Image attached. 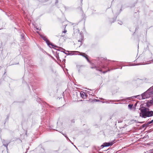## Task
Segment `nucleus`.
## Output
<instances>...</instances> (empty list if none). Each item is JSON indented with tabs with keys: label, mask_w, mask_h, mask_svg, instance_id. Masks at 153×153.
I'll use <instances>...</instances> for the list:
<instances>
[{
	"label": "nucleus",
	"mask_w": 153,
	"mask_h": 153,
	"mask_svg": "<svg viewBox=\"0 0 153 153\" xmlns=\"http://www.w3.org/2000/svg\"><path fill=\"white\" fill-rule=\"evenodd\" d=\"M140 111V116L142 117L145 118L146 117H150L153 114V111H149V109L145 107H141L139 109Z\"/></svg>",
	"instance_id": "1"
},
{
	"label": "nucleus",
	"mask_w": 153,
	"mask_h": 153,
	"mask_svg": "<svg viewBox=\"0 0 153 153\" xmlns=\"http://www.w3.org/2000/svg\"><path fill=\"white\" fill-rule=\"evenodd\" d=\"M146 97V98L151 97L152 100H148L147 102V105L150 106L153 104V87H150L146 92L144 93V94Z\"/></svg>",
	"instance_id": "2"
},
{
	"label": "nucleus",
	"mask_w": 153,
	"mask_h": 153,
	"mask_svg": "<svg viewBox=\"0 0 153 153\" xmlns=\"http://www.w3.org/2000/svg\"><path fill=\"white\" fill-rule=\"evenodd\" d=\"M40 36L46 42L47 45L50 47H51L50 45H51L52 46V48H54V47H57L56 46L53 45L52 43H50V41L47 39L46 36H45L42 35H40Z\"/></svg>",
	"instance_id": "3"
},
{
	"label": "nucleus",
	"mask_w": 153,
	"mask_h": 153,
	"mask_svg": "<svg viewBox=\"0 0 153 153\" xmlns=\"http://www.w3.org/2000/svg\"><path fill=\"white\" fill-rule=\"evenodd\" d=\"M144 93L142 94L141 95H139L136 96H133L131 97H127L126 98V99H129L130 98L134 99V98H137L139 99L140 100L144 99H146V97L145 95H143Z\"/></svg>",
	"instance_id": "4"
},
{
	"label": "nucleus",
	"mask_w": 153,
	"mask_h": 153,
	"mask_svg": "<svg viewBox=\"0 0 153 153\" xmlns=\"http://www.w3.org/2000/svg\"><path fill=\"white\" fill-rule=\"evenodd\" d=\"M114 144L113 142H111L109 143H103V145L101 146L103 147L108 146H112Z\"/></svg>",
	"instance_id": "5"
},
{
	"label": "nucleus",
	"mask_w": 153,
	"mask_h": 153,
	"mask_svg": "<svg viewBox=\"0 0 153 153\" xmlns=\"http://www.w3.org/2000/svg\"><path fill=\"white\" fill-rule=\"evenodd\" d=\"M3 145L6 147V148L7 150L8 149L7 146L8 145V144L9 143V142H8L7 141L5 140H3L2 141Z\"/></svg>",
	"instance_id": "6"
},
{
	"label": "nucleus",
	"mask_w": 153,
	"mask_h": 153,
	"mask_svg": "<svg viewBox=\"0 0 153 153\" xmlns=\"http://www.w3.org/2000/svg\"><path fill=\"white\" fill-rule=\"evenodd\" d=\"M126 101V98L125 99L120 100H109L108 101L109 102V103H110V102H120L123 101Z\"/></svg>",
	"instance_id": "7"
},
{
	"label": "nucleus",
	"mask_w": 153,
	"mask_h": 153,
	"mask_svg": "<svg viewBox=\"0 0 153 153\" xmlns=\"http://www.w3.org/2000/svg\"><path fill=\"white\" fill-rule=\"evenodd\" d=\"M80 95L81 97L82 98H84L85 97H86L85 94L84 92L83 91H82L80 93Z\"/></svg>",
	"instance_id": "8"
},
{
	"label": "nucleus",
	"mask_w": 153,
	"mask_h": 153,
	"mask_svg": "<svg viewBox=\"0 0 153 153\" xmlns=\"http://www.w3.org/2000/svg\"><path fill=\"white\" fill-rule=\"evenodd\" d=\"M84 57H85L86 59L87 60L88 62H90V61L88 58V56L86 54V55H85Z\"/></svg>",
	"instance_id": "9"
},
{
	"label": "nucleus",
	"mask_w": 153,
	"mask_h": 153,
	"mask_svg": "<svg viewBox=\"0 0 153 153\" xmlns=\"http://www.w3.org/2000/svg\"><path fill=\"white\" fill-rule=\"evenodd\" d=\"M132 106H133V105L129 104L128 105V108L129 109H131L132 108Z\"/></svg>",
	"instance_id": "10"
},
{
	"label": "nucleus",
	"mask_w": 153,
	"mask_h": 153,
	"mask_svg": "<svg viewBox=\"0 0 153 153\" xmlns=\"http://www.w3.org/2000/svg\"><path fill=\"white\" fill-rule=\"evenodd\" d=\"M79 55L84 57L85 55H86V54L84 53H81Z\"/></svg>",
	"instance_id": "11"
},
{
	"label": "nucleus",
	"mask_w": 153,
	"mask_h": 153,
	"mask_svg": "<svg viewBox=\"0 0 153 153\" xmlns=\"http://www.w3.org/2000/svg\"><path fill=\"white\" fill-rule=\"evenodd\" d=\"M153 123V120H152L151 121H150V122H148L147 123V125H149V124H151V123Z\"/></svg>",
	"instance_id": "12"
},
{
	"label": "nucleus",
	"mask_w": 153,
	"mask_h": 153,
	"mask_svg": "<svg viewBox=\"0 0 153 153\" xmlns=\"http://www.w3.org/2000/svg\"><path fill=\"white\" fill-rule=\"evenodd\" d=\"M91 68H96V70H98V71H101V70L100 69H98V68H97L96 67V66H94V67H91Z\"/></svg>",
	"instance_id": "13"
},
{
	"label": "nucleus",
	"mask_w": 153,
	"mask_h": 153,
	"mask_svg": "<svg viewBox=\"0 0 153 153\" xmlns=\"http://www.w3.org/2000/svg\"><path fill=\"white\" fill-rule=\"evenodd\" d=\"M67 32V30L65 29L64 30V31H63L62 32V33H66Z\"/></svg>",
	"instance_id": "14"
},
{
	"label": "nucleus",
	"mask_w": 153,
	"mask_h": 153,
	"mask_svg": "<svg viewBox=\"0 0 153 153\" xmlns=\"http://www.w3.org/2000/svg\"><path fill=\"white\" fill-rule=\"evenodd\" d=\"M81 37H82V39H79V40H78V42H82V37L81 36Z\"/></svg>",
	"instance_id": "15"
},
{
	"label": "nucleus",
	"mask_w": 153,
	"mask_h": 153,
	"mask_svg": "<svg viewBox=\"0 0 153 153\" xmlns=\"http://www.w3.org/2000/svg\"><path fill=\"white\" fill-rule=\"evenodd\" d=\"M150 153H153V149L151 150H150Z\"/></svg>",
	"instance_id": "16"
},
{
	"label": "nucleus",
	"mask_w": 153,
	"mask_h": 153,
	"mask_svg": "<svg viewBox=\"0 0 153 153\" xmlns=\"http://www.w3.org/2000/svg\"><path fill=\"white\" fill-rule=\"evenodd\" d=\"M118 23L120 25H122L123 23L121 21H119L118 22Z\"/></svg>",
	"instance_id": "17"
},
{
	"label": "nucleus",
	"mask_w": 153,
	"mask_h": 153,
	"mask_svg": "<svg viewBox=\"0 0 153 153\" xmlns=\"http://www.w3.org/2000/svg\"><path fill=\"white\" fill-rule=\"evenodd\" d=\"M147 124H143V127H145V126H148V125H147Z\"/></svg>",
	"instance_id": "18"
},
{
	"label": "nucleus",
	"mask_w": 153,
	"mask_h": 153,
	"mask_svg": "<svg viewBox=\"0 0 153 153\" xmlns=\"http://www.w3.org/2000/svg\"><path fill=\"white\" fill-rule=\"evenodd\" d=\"M63 135H64L65 137H66L67 139H68V137H67L66 135H65V134H63L62 132H60Z\"/></svg>",
	"instance_id": "19"
},
{
	"label": "nucleus",
	"mask_w": 153,
	"mask_h": 153,
	"mask_svg": "<svg viewBox=\"0 0 153 153\" xmlns=\"http://www.w3.org/2000/svg\"><path fill=\"white\" fill-rule=\"evenodd\" d=\"M95 101H96V102H99V101H100V100H97V99H96L95 100Z\"/></svg>",
	"instance_id": "20"
},
{
	"label": "nucleus",
	"mask_w": 153,
	"mask_h": 153,
	"mask_svg": "<svg viewBox=\"0 0 153 153\" xmlns=\"http://www.w3.org/2000/svg\"><path fill=\"white\" fill-rule=\"evenodd\" d=\"M73 53H79V51H73Z\"/></svg>",
	"instance_id": "21"
},
{
	"label": "nucleus",
	"mask_w": 153,
	"mask_h": 153,
	"mask_svg": "<svg viewBox=\"0 0 153 153\" xmlns=\"http://www.w3.org/2000/svg\"><path fill=\"white\" fill-rule=\"evenodd\" d=\"M24 34H22L21 35V36H22V38H23L24 37Z\"/></svg>",
	"instance_id": "22"
},
{
	"label": "nucleus",
	"mask_w": 153,
	"mask_h": 153,
	"mask_svg": "<svg viewBox=\"0 0 153 153\" xmlns=\"http://www.w3.org/2000/svg\"><path fill=\"white\" fill-rule=\"evenodd\" d=\"M105 103H109V102L108 101H106L105 102Z\"/></svg>",
	"instance_id": "23"
},
{
	"label": "nucleus",
	"mask_w": 153,
	"mask_h": 153,
	"mask_svg": "<svg viewBox=\"0 0 153 153\" xmlns=\"http://www.w3.org/2000/svg\"><path fill=\"white\" fill-rule=\"evenodd\" d=\"M107 72V71H103V73L105 74V73H106Z\"/></svg>",
	"instance_id": "24"
},
{
	"label": "nucleus",
	"mask_w": 153,
	"mask_h": 153,
	"mask_svg": "<svg viewBox=\"0 0 153 153\" xmlns=\"http://www.w3.org/2000/svg\"><path fill=\"white\" fill-rule=\"evenodd\" d=\"M65 36V35H62V36Z\"/></svg>",
	"instance_id": "25"
},
{
	"label": "nucleus",
	"mask_w": 153,
	"mask_h": 153,
	"mask_svg": "<svg viewBox=\"0 0 153 153\" xmlns=\"http://www.w3.org/2000/svg\"><path fill=\"white\" fill-rule=\"evenodd\" d=\"M134 65L133 64V65H132V66H134V65Z\"/></svg>",
	"instance_id": "26"
},
{
	"label": "nucleus",
	"mask_w": 153,
	"mask_h": 153,
	"mask_svg": "<svg viewBox=\"0 0 153 153\" xmlns=\"http://www.w3.org/2000/svg\"><path fill=\"white\" fill-rule=\"evenodd\" d=\"M72 54L73 55H74V54H75V53H72Z\"/></svg>",
	"instance_id": "27"
},
{
	"label": "nucleus",
	"mask_w": 153,
	"mask_h": 153,
	"mask_svg": "<svg viewBox=\"0 0 153 153\" xmlns=\"http://www.w3.org/2000/svg\"><path fill=\"white\" fill-rule=\"evenodd\" d=\"M36 29L39 30V29L38 28H36Z\"/></svg>",
	"instance_id": "28"
},
{
	"label": "nucleus",
	"mask_w": 153,
	"mask_h": 153,
	"mask_svg": "<svg viewBox=\"0 0 153 153\" xmlns=\"http://www.w3.org/2000/svg\"><path fill=\"white\" fill-rule=\"evenodd\" d=\"M120 104H122V103H121V102H120Z\"/></svg>",
	"instance_id": "29"
},
{
	"label": "nucleus",
	"mask_w": 153,
	"mask_h": 153,
	"mask_svg": "<svg viewBox=\"0 0 153 153\" xmlns=\"http://www.w3.org/2000/svg\"><path fill=\"white\" fill-rule=\"evenodd\" d=\"M122 67H121V69H122Z\"/></svg>",
	"instance_id": "30"
},
{
	"label": "nucleus",
	"mask_w": 153,
	"mask_h": 153,
	"mask_svg": "<svg viewBox=\"0 0 153 153\" xmlns=\"http://www.w3.org/2000/svg\"><path fill=\"white\" fill-rule=\"evenodd\" d=\"M152 87H153V86H152Z\"/></svg>",
	"instance_id": "31"
}]
</instances>
